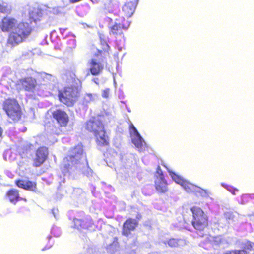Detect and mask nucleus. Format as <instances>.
I'll return each mask as SVG.
<instances>
[{"label":"nucleus","mask_w":254,"mask_h":254,"mask_svg":"<svg viewBox=\"0 0 254 254\" xmlns=\"http://www.w3.org/2000/svg\"><path fill=\"white\" fill-rule=\"evenodd\" d=\"M137 225V222L135 219L127 220L123 225V234L126 236H128L130 231L134 230Z\"/></svg>","instance_id":"16"},{"label":"nucleus","mask_w":254,"mask_h":254,"mask_svg":"<svg viewBox=\"0 0 254 254\" xmlns=\"http://www.w3.org/2000/svg\"><path fill=\"white\" fill-rule=\"evenodd\" d=\"M10 175H11V173H10L8 174V176H9V177H10Z\"/></svg>","instance_id":"48"},{"label":"nucleus","mask_w":254,"mask_h":254,"mask_svg":"<svg viewBox=\"0 0 254 254\" xmlns=\"http://www.w3.org/2000/svg\"><path fill=\"white\" fill-rule=\"evenodd\" d=\"M104 43H105V45H106V46H107V47L108 46V45L107 44V43H106V42H105V41H104Z\"/></svg>","instance_id":"44"},{"label":"nucleus","mask_w":254,"mask_h":254,"mask_svg":"<svg viewBox=\"0 0 254 254\" xmlns=\"http://www.w3.org/2000/svg\"><path fill=\"white\" fill-rule=\"evenodd\" d=\"M7 195L10 201L14 204L20 199L18 190L15 189L10 190L7 192Z\"/></svg>","instance_id":"23"},{"label":"nucleus","mask_w":254,"mask_h":254,"mask_svg":"<svg viewBox=\"0 0 254 254\" xmlns=\"http://www.w3.org/2000/svg\"><path fill=\"white\" fill-rule=\"evenodd\" d=\"M66 30H67L66 28H59L60 32L62 35L63 38L65 39L66 38H68V37H69L71 35L70 34H71V33H69L68 34H66L64 36V33Z\"/></svg>","instance_id":"33"},{"label":"nucleus","mask_w":254,"mask_h":254,"mask_svg":"<svg viewBox=\"0 0 254 254\" xmlns=\"http://www.w3.org/2000/svg\"><path fill=\"white\" fill-rule=\"evenodd\" d=\"M51 127V133L56 135H58L60 134L61 131L58 128H57L53 126Z\"/></svg>","instance_id":"37"},{"label":"nucleus","mask_w":254,"mask_h":254,"mask_svg":"<svg viewBox=\"0 0 254 254\" xmlns=\"http://www.w3.org/2000/svg\"><path fill=\"white\" fill-rule=\"evenodd\" d=\"M10 175H11V173H10L8 174V176H9V177H10Z\"/></svg>","instance_id":"47"},{"label":"nucleus","mask_w":254,"mask_h":254,"mask_svg":"<svg viewBox=\"0 0 254 254\" xmlns=\"http://www.w3.org/2000/svg\"><path fill=\"white\" fill-rule=\"evenodd\" d=\"M58 210L57 209L53 208L52 210V214H53L54 217L56 218V214L57 213Z\"/></svg>","instance_id":"39"},{"label":"nucleus","mask_w":254,"mask_h":254,"mask_svg":"<svg viewBox=\"0 0 254 254\" xmlns=\"http://www.w3.org/2000/svg\"><path fill=\"white\" fill-rule=\"evenodd\" d=\"M63 9L61 7H55L53 8L51 10H50V12H52L54 14H58L62 12Z\"/></svg>","instance_id":"35"},{"label":"nucleus","mask_w":254,"mask_h":254,"mask_svg":"<svg viewBox=\"0 0 254 254\" xmlns=\"http://www.w3.org/2000/svg\"><path fill=\"white\" fill-rule=\"evenodd\" d=\"M98 99V96L97 94L86 93L84 95L83 104L87 105L88 104L93 102Z\"/></svg>","instance_id":"24"},{"label":"nucleus","mask_w":254,"mask_h":254,"mask_svg":"<svg viewBox=\"0 0 254 254\" xmlns=\"http://www.w3.org/2000/svg\"><path fill=\"white\" fill-rule=\"evenodd\" d=\"M1 134H2V130H1V127H0V136L1 135Z\"/></svg>","instance_id":"41"},{"label":"nucleus","mask_w":254,"mask_h":254,"mask_svg":"<svg viewBox=\"0 0 254 254\" xmlns=\"http://www.w3.org/2000/svg\"><path fill=\"white\" fill-rule=\"evenodd\" d=\"M32 29L27 22L17 23L9 35L7 43L15 46L24 42L30 35Z\"/></svg>","instance_id":"3"},{"label":"nucleus","mask_w":254,"mask_h":254,"mask_svg":"<svg viewBox=\"0 0 254 254\" xmlns=\"http://www.w3.org/2000/svg\"><path fill=\"white\" fill-rule=\"evenodd\" d=\"M16 184L18 187L27 190H33L36 188V184L29 181L18 180Z\"/></svg>","instance_id":"20"},{"label":"nucleus","mask_w":254,"mask_h":254,"mask_svg":"<svg viewBox=\"0 0 254 254\" xmlns=\"http://www.w3.org/2000/svg\"><path fill=\"white\" fill-rule=\"evenodd\" d=\"M223 254H247V252L245 250H235L226 251Z\"/></svg>","instance_id":"29"},{"label":"nucleus","mask_w":254,"mask_h":254,"mask_svg":"<svg viewBox=\"0 0 254 254\" xmlns=\"http://www.w3.org/2000/svg\"><path fill=\"white\" fill-rule=\"evenodd\" d=\"M50 247H51V246H49V247H47V248L45 247V248H43V249H42V250L44 251V250H45L48 249H49Z\"/></svg>","instance_id":"40"},{"label":"nucleus","mask_w":254,"mask_h":254,"mask_svg":"<svg viewBox=\"0 0 254 254\" xmlns=\"http://www.w3.org/2000/svg\"><path fill=\"white\" fill-rule=\"evenodd\" d=\"M10 175H11V173H10L8 174V176H9V177H10Z\"/></svg>","instance_id":"45"},{"label":"nucleus","mask_w":254,"mask_h":254,"mask_svg":"<svg viewBox=\"0 0 254 254\" xmlns=\"http://www.w3.org/2000/svg\"><path fill=\"white\" fill-rule=\"evenodd\" d=\"M51 236H49L48 237V238L49 239H50V238H51Z\"/></svg>","instance_id":"49"},{"label":"nucleus","mask_w":254,"mask_h":254,"mask_svg":"<svg viewBox=\"0 0 254 254\" xmlns=\"http://www.w3.org/2000/svg\"><path fill=\"white\" fill-rule=\"evenodd\" d=\"M110 89L109 88H106L102 90L101 95L103 98H107L109 97Z\"/></svg>","instance_id":"36"},{"label":"nucleus","mask_w":254,"mask_h":254,"mask_svg":"<svg viewBox=\"0 0 254 254\" xmlns=\"http://www.w3.org/2000/svg\"><path fill=\"white\" fill-rule=\"evenodd\" d=\"M61 169L64 176H70L79 172L86 175L90 174L89 171L87 172L84 171V169L90 171L91 169L89 168L86 156L81 145H78L70 151L69 154L64 159Z\"/></svg>","instance_id":"1"},{"label":"nucleus","mask_w":254,"mask_h":254,"mask_svg":"<svg viewBox=\"0 0 254 254\" xmlns=\"http://www.w3.org/2000/svg\"><path fill=\"white\" fill-rule=\"evenodd\" d=\"M10 175H11V173H10L8 174V176H9V177H10Z\"/></svg>","instance_id":"46"},{"label":"nucleus","mask_w":254,"mask_h":254,"mask_svg":"<svg viewBox=\"0 0 254 254\" xmlns=\"http://www.w3.org/2000/svg\"><path fill=\"white\" fill-rule=\"evenodd\" d=\"M17 23L15 18L6 16L0 21V29L3 32H8L12 31Z\"/></svg>","instance_id":"12"},{"label":"nucleus","mask_w":254,"mask_h":254,"mask_svg":"<svg viewBox=\"0 0 254 254\" xmlns=\"http://www.w3.org/2000/svg\"><path fill=\"white\" fill-rule=\"evenodd\" d=\"M169 172L172 179L176 183L180 184L187 192L198 193L200 195L203 197L209 196V193L207 190L184 180L181 176H178L172 171H169Z\"/></svg>","instance_id":"5"},{"label":"nucleus","mask_w":254,"mask_h":254,"mask_svg":"<svg viewBox=\"0 0 254 254\" xmlns=\"http://www.w3.org/2000/svg\"><path fill=\"white\" fill-rule=\"evenodd\" d=\"M165 244L168 245L171 247H175L179 246H183L185 244V240L183 239L171 238L163 241Z\"/></svg>","instance_id":"21"},{"label":"nucleus","mask_w":254,"mask_h":254,"mask_svg":"<svg viewBox=\"0 0 254 254\" xmlns=\"http://www.w3.org/2000/svg\"><path fill=\"white\" fill-rule=\"evenodd\" d=\"M204 239L201 241L199 245L205 249L208 250L212 247L211 241H210V235L203 234Z\"/></svg>","instance_id":"22"},{"label":"nucleus","mask_w":254,"mask_h":254,"mask_svg":"<svg viewBox=\"0 0 254 254\" xmlns=\"http://www.w3.org/2000/svg\"><path fill=\"white\" fill-rule=\"evenodd\" d=\"M129 132L132 143L140 152L146 147V143L133 124L129 125Z\"/></svg>","instance_id":"9"},{"label":"nucleus","mask_w":254,"mask_h":254,"mask_svg":"<svg viewBox=\"0 0 254 254\" xmlns=\"http://www.w3.org/2000/svg\"><path fill=\"white\" fill-rule=\"evenodd\" d=\"M57 141V139L56 138H54V140L52 141V142L54 143L55 142H56Z\"/></svg>","instance_id":"42"},{"label":"nucleus","mask_w":254,"mask_h":254,"mask_svg":"<svg viewBox=\"0 0 254 254\" xmlns=\"http://www.w3.org/2000/svg\"><path fill=\"white\" fill-rule=\"evenodd\" d=\"M221 185L225 189L231 192L233 195L235 194V191H238V190L233 187L227 185L224 183H221Z\"/></svg>","instance_id":"28"},{"label":"nucleus","mask_w":254,"mask_h":254,"mask_svg":"<svg viewBox=\"0 0 254 254\" xmlns=\"http://www.w3.org/2000/svg\"><path fill=\"white\" fill-rule=\"evenodd\" d=\"M3 108L7 116L12 120H18L20 118L21 111L15 99L9 98L5 100Z\"/></svg>","instance_id":"8"},{"label":"nucleus","mask_w":254,"mask_h":254,"mask_svg":"<svg viewBox=\"0 0 254 254\" xmlns=\"http://www.w3.org/2000/svg\"><path fill=\"white\" fill-rule=\"evenodd\" d=\"M89 63L91 73L93 75H98L103 69V65L96 59H91Z\"/></svg>","instance_id":"18"},{"label":"nucleus","mask_w":254,"mask_h":254,"mask_svg":"<svg viewBox=\"0 0 254 254\" xmlns=\"http://www.w3.org/2000/svg\"><path fill=\"white\" fill-rule=\"evenodd\" d=\"M42 15V12L39 9L34 7L30 8L29 16L31 22L33 21L36 23L38 20H40Z\"/></svg>","instance_id":"19"},{"label":"nucleus","mask_w":254,"mask_h":254,"mask_svg":"<svg viewBox=\"0 0 254 254\" xmlns=\"http://www.w3.org/2000/svg\"><path fill=\"white\" fill-rule=\"evenodd\" d=\"M70 79H67L68 83H72L71 86L64 88L63 91L59 92V98L60 101L68 106L71 105L75 101L78 95V89L75 84H77L79 80L75 78V75L73 73L69 72Z\"/></svg>","instance_id":"4"},{"label":"nucleus","mask_w":254,"mask_h":254,"mask_svg":"<svg viewBox=\"0 0 254 254\" xmlns=\"http://www.w3.org/2000/svg\"><path fill=\"white\" fill-rule=\"evenodd\" d=\"M85 128L94 134L98 145L106 146L109 144V138L106 134L104 126L99 119L93 118L88 121Z\"/></svg>","instance_id":"2"},{"label":"nucleus","mask_w":254,"mask_h":254,"mask_svg":"<svg viewBox=\"0 0 254 254\" xmlns=\"http://www.w3.org/2000/svg\"><path fill=\"white\" fill-rule=\"evenodd\" d=\"M138 0L127 2L123 6V11L127 17H131L134 13L137 5Z\"/></svg>","instance_id":"17"},{"label":"nucleus","mask_w":254,"mask_h":254,"mask_svg":"<svg viewBox=\"0 0 254 254\" xmlns=\"http://www.w3.org/2000/svg\"><path fill=\"white\" fill-rule=\"evenodd\" d=\"M51 232L55 237H59L61 234V230L59 228L54 226L52 227Z\"/></svg>","instance_id":"31"},{"label":"nucleus","mask_w":254,"mask_h":254,"mask_svg":"<svg viewBox=\"0 0 254 254\" xmlns=\"http://www.w3.org/2000/svg\"><path fill=\"white\" fill-rule=\"evenodd\" d=\"M12 11L11 7L7 3L0 2V13L9 14Z\"/></svg>","instance_id":"25"},{"label":"nucleus","mask_w":254,"mask_h":254,"mask_svg":"<svg viewBox=\"0 0 254 254\" xmlns=\"http://www.w3.org/2000/svg\"><path fill=\"white\" fill-rule=\"evenodd\" d=\"M225 217L231 220L232 221H235V215L232 212H226L225 213Z\"/></svg>","instance_id":"34"},{"label":"nucleus","mask_w":254,"mask_h":254,"mask_svg":"<svg viewBox=\"0 0 254 254\" xmlns=\"http://www.w3.org/2000/svg\"><path fill=\"white\" fill-rule=\"evenodd\" d=\"M254 244H252L250 241L245 240L243 241L242 245L244 249L251 250L253 247Z\"/></svg>","instance_id":"30"},{"label":"nucleus","mask_w":254,"mask_h":254,"mask_svg":"<svg viewBox=\"0 0 254 254\" xmlns=\"http://www.w3.org/2000/svg\"><path fill=\"white\" fill-rule=\"evenodd\" d=\"M250 196V195H249V194H243V195H242V196H241V204H244V199L245 198H246L247 197H249Z\"/></svg>","instance_id":"38"},{"label":"nucleus","mask_w":254,"mask_h":254,"mask_svg":"<svg viewBox=\"0 0 254 254\" xmlns=\"http://www.w3.org/2000/svg\"><path fill=\"white\" fill-rule=\"evenodd\" d=\"M155 176L156 178L155 181V184L156 190L161 193L166 192L167 190V183L159 166L157 169Z\"/></svg>","instance_id":"11"},{"label":"nucleus","mask_w":254,"mask_h":254,"mask_svg":"<svg viewBox=\"0 0 254 254\" xmlns=\"http://www.w3.org/2000/svg\"><path fill=\"white\" fill-rule=\"evenodd\" d=\"M18 85H21L23 88L27 91L33 93L34 95H43V89H46V83L38 85L35 79L32 77H26L20 79L17 81Z\"/></svg>","instance_id":"7"},{"label":"nucleus","mask_w":254,"mask_h":254,"mask_svg":"<svg viewBox=\"0 0 254 254\" xmlns=\"http://www.w3.org/2000/svg\"><path fill=\"white\" fill-rule=\"evenodd\" d=\"M191 211L192 213L193 219L192 220V225L197 230L199 231L198 235L199 236H203L202 231L208 225L207 216L200 208L194 206L191 208Z\"/></svg>","instance_id":"6"},{"label":"nucleus","mask_w":254,"mask_h":254,"mask_svg":"<svg viewBox=\"0 0 254 254\" xmlns=\"http://www.w3.org/2000/svg\"><path fill=\"white\" fill-rule=\"evenodd\" d=\"M71 35L69 37L71 38L67 41V45L69 48L72 49H74L76 46V40L75 39V36L73 34H70Z\"/></svg>","instance_id":"27"},{"label":"nucleus","mask_w":254,"mask_h":254,"mask_svg":"<svg viewBox=\"0 0 254 254\" xmlns=\"http://www.w3.org/2000/svg\"><path fill=\"white\" fill-rule=\"evenodd\" d=\"M48 155L47 148L42 147L36 151L35 157L33 160V165L35 167L40 166L46 160Z\"/></svg>","instance_id":"13"},{"label":"nucleus","mask_w":254,"mask_h":254,"mask_svg":"<svg viewBox=\"0 0 254 254\" xmlns=\"http://www.w3.org/2000/svg\"><path fill=\"white\" fill-rule=\"evenodd\" d=\"M127 110L128 112H131V110H130V109L129 108H127Z\"/></svg>","instance_id":"43"},{"label":"nucleus","mask_w":254,"mask_h":254,"mask_svg":"<svg viewBox=\"0 0 254 254\" xmlns=\"http://www.w3.org/2000/svg\"><path fill=\"white\" fill-rule=\"evenodd\" d=\"M42 77L43 78L44 81L45 82H47L48 81H52L54 80V77L50 74H47L46 73H44L42 75Z\"/></svg>","instance_id":"32"},{"label":"nucleus","mask_w":254,"mask_h":254,"mask_svg":"<svg viewBox=\"0 0 254 254\" xmlns=\"http://www.w3.org/2000/svg\"><path fill=\"white\" fill-rule=\"evenodd\" d=\"M74 224L75 227L80 231L82 229H88L92 231L94 230L95 228V226L89 216H87L83 219H74Z\"/></svg>","instance_id":"10"},{"label":"nucleus","mask_w":254,"mask_h":254,"mask_svg":"<svg viewBox=\"0 0 254 254\" xmlns=\"http://www.w3.org/2000/svg\"><path fill=\"white\" fill-rule=\"evenodd\" d=\"M115 23L113 25L110 24V34L113 35L115 37L117 36L122 37L123 32L122 29H127L129 26V23L121 24L119 20L115 19Z\"/></svg>","instance_id":"14"},{"label":"nucleus","mask_w":254,"mask_h":254,"mask_svg":"<svg viewBox=\"0 0 254 254\" xmlns=\"http://www.w3.org/2000/svg\"><path fill=\"white\" fill-rule=\"evenodd\" d=\"M210 241H211L212 247L219 245L222 241V237L220 236H213L210 235Z\"/></svg>","instance_id":"26"},{"label":"nucleus","mask_w":254,"mask_h":254,"mask_svg":"<svg viewBox=\"0 0 254 254\" xmlns=\"http://www.w3.org/2000/svg\"><path fill=\"white\" fill-rule=\"evenodd\" d=\"M53 118L57 121L61 126L65 127L68 122L67 114L62 110H56L52 113Z\"/></svg>","instance_id":"15"}]
</instances>
